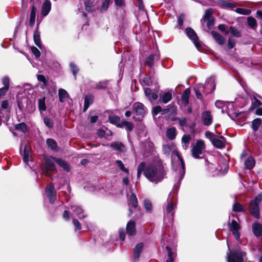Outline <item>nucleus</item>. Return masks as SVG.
I'll return each mask as SVG.
<instances>
[{"instance_id":"0eeeda50","label":"nucleus","mask_w":262,"mask_h":262,"mask_svg":"<svg viewBox=\"0 0 262 262\" xmlns=\"http://www.w3.org/2000/svg\"><path fill=\"white\" fill-rule=\"evenodd\" d=\"M213 10L210 8L205 11V14L203 18V22L207 21V26L209 28L213 24V18L212 17Z\"/></svg>"},{"instance_id":"f257e3e1","label":"nucleus","mask_w":262,"mask_h":262,"mask_svg":"<svg viewBox=\"0 0 262 262\" xmlns=\"http://www.w3.org/2000/svg\"><path fill=\"white\" fill-rule=\"evenodd\" d=\"M164 174L163 168L159 164L145 165L144 175L151 182L157 184L163 179Z\"/></svg>"},{"instance_id":"7ed1b4c3","label":"nucleus","mask_w":262,"mask_h":262,"mask_svg":"<svg viewBox=\"0 0 262 262\" xmlns=\"http://www.w3.org/2000/svg\"><path fill=\"white\" fill-rule=\"evenodd\" d=\"M228 248L229 247L228 246ZM226 259L228 262H246V253L238 250L231 251L229 249Z\"/></svg>"},{"instance_id":"dca6fc26","label":"nucleus","mask_w":262,"mask_h":262,"mask_svg":"<svg viewBox=\"0 0 262 262\" xmlns=\"http://www.w3.org/2000/svg\"><path fill=\"white\" fill-rule=\"evenodd\" d=\"M143 247V245L142 243H139L136 246L134 252V260L135 261L138 260L141 253L142 251Z\"/></svg>"},{"instance_id":"423d86ee","label":"nucleus","mask_w":262,"mask_h":262,"mask_svg":"<svg viewBox=\"0 0 262 262\" xmlns=\"http://www.w3.org/2000/svg\"><path fill=\"white\" fill-rule=\"evenodd\" d=\"M185 32L187 36L192 41L194 45L196 47H199L200 44L198 37L194 31L191 28H187L186 29Z\"/></svg>"},{"instance_id":"c85d7f7f","label":"nucleus","mask_w":262,"mask_h":262,"mask_svg":"<svg viewBox=\"0 0 262 262\" xmlns=\"http://www.w3.org/2000/svg\"><path fill=\"white\" fill-rule=\"evenodd\" d=\"M191 139L190 135H184L182 138V147L184 149H187L189 147V142Z\"/></svg>"},{"instance_id":"20e7f679","label":"nucleus","mask_w":262,"mask_h":262,"mask_svg":"<svg viewBox=\"0 0 262 262\" xmlns=\"http://www.w3.org/2000/svg\"><path fill=\"white\" fill-rule=\"evenodd\" d=\"M205 148V145L203 141L201 140H198L191 149L192 156L196 159L201 158Z\"/></svg>"},{"instance_id":"338daca9","label":"nucleus","mask_w":262,"mask_h":262,"mask_svg":"<svg viewBox=\"0 0 262 262\" xmlns=\"http://www.w3.org/2000/svg\"><path fill=\"white\" fill-rule=\"evenodd\" d=\"M171 151V147L169 145H165L163 146V151L165 154H169Z\"/></svg>"},{"instance_id":"4c0bfd02","label":"nucleus","mask_w":262,"mask_h":262,"mask_svg":"<svg viewBox=\"0 0 262 262\" xmlns=\"http://www.w3.org/2000/svg\"><path fill=\"white\" fill-rule=\"evenodd\" d=\"M38 108L40 112H44L46 110V106L45 104V98L38 99Z\"/></svg>"},{"instance_id":"79ce46f5","label":"nucleus","mask_w":262,"mask_h":262,"mask_svg":"<svg viewBox=\"0 0 262 262\" xmlns=\"http://www.w3.org/2000/svg\"><path fill=\"white\" fill-rule=\"evenodd\" d=\"M116 163L120 170H121L125 173H128V170L124 167L123 163L121 160L116 161Z\"/></svg>"},{"instance_id":"13d9d810","label":"nucleus","mask_w":262,"mask_h":262,"mask_svg":"<svg viewBox=\"0 0 262 262\" xmlns=\"http://www.w3.org/2000/svg\"><path fill=\"white\" fill-rule=\"evenodd\" d=\"M236 41L235 39L232 38H229L228 40V46L229 48L232 49L233 48L234 46L235 45Z\"/></svg>"},{"instance_id":"1a4fd4ad","label":"nucleus","mask_w":262,"mask_h":262,"mask_svg":"<svg viewBox=\"0 0 262 262\" xmlns=\"http://www.w3.org/2000/svg\"><path fill=\"white\" fill-rule=\"evenodd\" d=\"M133 108L137 116L143 117L146 112V107L140 102H136L133 105Z\"/></svg>"},{"instance_id":"864d4df0","label":"nucleus","mask_w":262,"mask_h":262,"mask_svg":"<svg viewBox=\"0 0 262 262\" xmlns=\"http://www.w3.org/2000/svg\"><path fill=\"white\" fill-rule=\"evenodd\" d=\"M29 151L27 147L26 146L24 151V161L26 163L29 162Z\"/></svg>"},{"instance_id":"6ab92c4d","label":"nucleus","mask_w":262,"mask_h":262,"mask_svg":"<svg viewBox=\"0 0 262 262\" xmlns=\"http://www.w3.org/2000/svg\"><path fill=\"white\" fill-rule=\"evenodd\" d=\"M206 87L207 89L210 90L209 92H212L215 90V84L214 77L211 76L207 79L206 82Z\"/></svg>"},{"instance_id":"4468645a","label":"nucleus","mask_w":262,"mask_h":262,"mask_svg":"<svg viewBox=\"0 0 262 262\" xmlns=\"http://www.w3.org/2000/svg\"><path fill=\"white\" fill-rule=\"evenodd\" d=\"M212 144L217 148H223L225 147V139L222 136H220L219 138L216 137L212 141Z\"/></svg>"},{"instance_id":"09e8293b","label":"nucleus","mask_w":262,"mask_h":262,"mask_svg":"<svg viewBox=\"0 0 262 262\" xmlns=\"http://www.w3.org/2000/svg\"><path fill=\"white\" fill-rule=\"evenodd\" d=\"M15 128L18 130H20L24 133L27 130V127L24 123H19L15 125Z\"/></svg>"},{"instance_id":"9d476101","label":"nucleus","mask_w":262,"mask_h":262,"mask_svg":"<svg viewBox=\"0 0 262 262\" xmlns=\"http://www.w3.org/2000/svg\"><path fill=\"white\" fill-rule=\"evenodd\" d=\"M46 192V195L49 199L50 202L53 203L56 196V192L54 189V186L51 184H49L47 187Z\"/></svg>"},{"instance_id":"5fc2aeb1","label":"nucleus","mask_w":262,"mask_h":262,"mask_svg":"<svg viewBox=\"0 0 262 262\" xmlns=\"http://www.w3.org/2000/svg\"><path fill=\"white\" fill-rule=\"evenodd\" d=\"M2 83L4 85V88H7V89L9 88V79L8 77L5 76L2 79Z\"/></svg>"},{"instance_id":"a19ab883","label":"nucleus","mask_w":262,"mask_h":262,"mask_svg":"<svg viewBox=\"0 0 262 262\" xmlns=\"http://www.w3.org/2000/svg\"><path fill=\"white\" fill-rule=\"evenodd\" d=\"M230 33H231V34L236 37H239L241 36V33L240 32L235 28L232 26H230L229 27V31Z\"/></svg>"},{"instance_id":"49530a36","label":"nucleus","mask_w":262,"mask_h":262,"mask_svg":"<svg viewBox=\"0 0 262 262\" xmlns=\"http://www.w3.org/2000/svg\"><path fill=\"white\" fill-rule=\"evenodd\" d=\"M248 23L249 26L252 28H255L257 25L255 19L252 17L248 18Z\"/></svg>"},{"instance_id":"37998d69","label":"nucleus","mask_w":262,"mask_h":262,"mask_svg":"<svg viewBox=\"0 0 262 262\" xmlns=\"http://www.w3.org/2000/svg\"><path fill=\"white\" fill-rule=\"evenodd\" d=\"M233 211L235 212H243L244 211V209L242 205L238 203H235L233 206Z\"/></svg>"},{"instance_id":"2f4dec72","label":"nucleus","mask_w":262,"mask_h":262,"mask_svg":"<svg viewBox=\"0 0 262 262\" xmlns=\"http://www.w3.org/2000/svg\"><path fill=\"white\" fill-rule=\"evenodd\" d=\"M172 99V93L168 92L160 95V99L164 103H167Z\"/></svg>"},{"instance_id":"8fccbe9b","label":"nucleus","mask_w":262,"mask_h":262,"mask_svg":"<svg viewBox=\"0 0 262 262\" xmlns=\"http://www.w3.org/2000/svg\"><path fill=\"white\" fill-rule=\"evenodd\" d=\"M43 122L45 125L49 128H51L53 126V121L49 118L45 117L43 119Z\"/></svg>"},{"instance_id":"4be33fe9","label":"nucleus","mask_w":262,"mask_h":262,"mask_svg":"<svg viewBox=\"0 0 262 262\" xmlns=\"http://www.w3.org/2000/svg\"><path fill=\"white\" fill-rule=\"evenodd\" d=\"M211 34L214 38V39L216 40V41L220 45H223L225 42V38L219 33L212 31Z\"/></svg>"},{"instance_id":"5701e85b","label":"nucleus","mask_w":262,"mask_h":262,"mask_svg":"<svg viewBox=\"0 0 262 262\" xmlns=\"http://www.w3.org/2000/svg\"><path fill=\"white\" fill-rule=\"evenodd\" d=\"M252 230L254 234L256 236H260L262 235V227L259 223H255L253 225Z\"/></svg>"},{"instance_id":"f3484780","label":"nucleus","mask_w":262,"mask_h":262,"mask_svg":"<svg viewBox=\"0 0 262 262\" xmlns=\"http://www.w3.org/2000/svg\"><path fill=\"white\" fill-rule=\"evenodd\" d=\"M126 232L129 235H134L136 233L135 223L132 221L128 222L126 225Z\"/></svg>"},{"instance_id":"774afa93","label":"nucleus","mask_w":262,"mask_h":262,"mask_svg":"<svg viewBox=\"0 0 262 262\" xmlns=\"http://www.w3.org/2000/svg\"><path fill=\"white\" fill-rule=\"evenodd\" d=\"M253 201L259 205L261 201H262V193L257 195Z\"/></svg>"},{"instance_id":"7c9ffc66","label":"nucleus","mask_w":262,"mask_h":262,"mask_svg":"<svg viewBox=\"0 0 262 262\" xmlns=\"http://www.w3.org/2000/svg\"><path fill=\"white\" fill-rule=\"evenodd\" d=\"M33 39L35 45L39 48H41V43L40 38V33L37 30H35L34 32Z\"/></svg>"},{"instance_id":"a878e982","label":"nucleus","mask_w":262,"mask_h":262,"mask_svg":"<svg viewBox=\"0 0 262 262\" xmlns=\"http://www.w3.org/2000/svg\"><path fill=\"white\" fill-rule=\"evenodd\" d=\"M177 130L175 127H172L166 130V136L170 140H173L177 135Z\"/></svg>"},{"instance_id":"c756f323","label":"nucleus","mask_w":262,"mask_h":262,"mask_svg":"<svg viewBox=\"0 0 262 262\" xmlns=\"http://www.w3.org/2000/svg\"><path fill=\"white\" fill-rule=\"evenodd\" d=\"M190 93V91L189 88H187L185 90L184 92H183L182 95V100L183 103V104L185 105H186L188 104L189 102V96Z\"/></svg>"},{"instance_id":"de8ad7c7","label":"nucleus","mask_w":262,"mask_h":262,"mask_svg":"<svg viewBox=\"0 0 262 262\" xmlns=\"http://www.w3.org/2000/svg\"><path fill=\"white\" fill-rule=\"evenodd\" d=\"M144 206L147 211L150 212L152 209V204L149 200H145L144 201Z\"/></svg>"},{"instance_id":"c03bdc74","label":"nucleus","mask_w":262,"mask_h":262,"mask_svg":"<svg viewBox=\"0 0 262 262\" xmlns=\"http://www.w3.org/2000/svg\"><path fill=\"white\" fill-rule=\"evenodd\" d=\"M108 119L111 123L116 124L119 122L120 117L115 115H111L108 117Z\"/></svg>"},{"instance_id":"bb28decb","label":"nucleus","mask_w":262,"mask_h":262,"mask_svg":"<svg viewBox=\"0 0 262 262\" xmlns=\"http://www.w3.org/2000/svg\"><path fill=\"white\" fill-rule=\"evenodd\" d=\"M60 167L63 168L66 171H69L70 169L67 163L61 159L54 158L53 159Z\"/></svg>"},{"instance_id":"6e6552de","label":"nucleus","mask_w":262,"mask_h":262,"mask_svg":"<svg viewBox=\"0 0 262 262\" xmlns=\"http://www.w3.org/2000/svg\"><path fill=\"white\" fill-rule=\"evenodd\" d=\"M54 158V157H53L45 158L46 170L44 171V173L47 176H49V173L48 171H53L55 169V166L54 164L55 161L53 159Z\"/></svg>"},{"instance_id":"b1692460","label":"nucleus","mask_w":262,"mask_h":262,"mask_svg":"<svg viewBox=\"0 0 262 262\" xmlns=\"http://www.w3.org/2000/svg\"><path fill=\"white\" fill-rule=\"evenodd\" d=\"M144 93L150 101L157 100L158 97V94L152 92L149 88L145 89Z\"/></svg>"},{"instance_id":"473e14b6","label":"nucleus","mask_w":262,"mask_h":262,"mask_svg":"<svg viewBox=\"0 0 262 262\" xmlns=\"http://www.w3.org/2000/svg\"><path fill=\"white\" fill-rule=\"evenodd\" d=\"M158 60L159 59V55H150L146 59V64L149 67H151L154 64V61L155 59Z\"/></svg>"},{"instance_id":"e433bc0d","label":"nucleus","mask_w":262,"mask_h":262,"mask_svg":"<svg viewBox=\"0 0 262 262\" xmlns=\"http://www.w3.org/2000/svg\"><path fill=\"white\" fill-rule=\"evenodd\" d=\"M219 5L222 8H229L232 9L235 7L233 4L225 1H221L219 3Z\"/></svg>"},{"instance_id":"72a5a7b5","label":"nucleus","mask_w":262,"mask_h":262,"mask_svg":"<svg viewBox=\"0 0 262 262\" xmlns=\"http://www.w3.org/2000/svg\"><path fill=\"white\" fill-rule=\"evenodd\" d=\"M59 100L61 102H64L68 97L69 95L67 91L62 89H60L58 91Z\"/></svg>"},{"instance_id":"f8f14e48","label":"nucleus","mask_w":262,"mask_h":262,"mask_svg":"<svg viewBox=\"0 0 262 262\" xmlns=\"http://www.w3.org/2000/svg\"><path fill=\"white\" fill-rule=\"evenodd\" d=\"M258 204L254 202L253 201L250 203L249 209L252 215L255 218L259 217V207Z\"/></svg>"},{"instance_id":"58836bf2","label":"nucleus","mask_w":262,"mask_h":262,"mask_svg":"<svg viewBox=\"0 0 262 262\" xmlns=\"http://www.w3.org/2000/svg\"><path fill=\"white\" fill-rule=\"evenodd\" d=\"M261 123V120L260 118L254 119L252 122V127L254 131H256Z\"/></svg>"},{"instance_id":"cd10ccee","label":"nucleus","mask_w":262,"mask_h":262,"mask_svg":"<svg viewBox=\"0 0 262 262\" xmlns=\"http://www.w3.org/2000/svg\"><path fill=\"white\" fill-rule=\"evenodd\" d=\"M94 97L92 95H86L84 98L83 112H85L90 105L93 103Z\"/></svg>"},{"instance_id":"f704fd0d","label":"nucleus","mask_w":262,"mask_h":262,"mask_svg":"<svg viewBox=\"0 0 262 262\" xmlns=\"http://www.w3.org/2000/svg\"><path fill=\"white\" fill-rule=\"evenodd\" d=\"M48 147L52 150H56L57 149V144L56 142L52 139H48L46 141Z\"/></svg>"},{"instance_id":"aec40b11","label":"nucleus","mask_w":262,"mask_h":262,"mask_svg":"<svg viewBox=\"0 0 262 262\" xmlns=\"http://www.w3.org/2000/svg\"><path fill=\"white\" fill-rule=\"evenodd\" d=\"M51 3L50 1L47 0L43 3L42 7L41 14L46 16L51 10Z\"/></svg>"},{"instance_id":"0e129e2a","label":"nucleus","mask_w":262,"mask_h":262,"mask_svg":"<svg viewBox=\"0 0 262 262\" xmlns=\"http://www.w3.org/2000/svg\"><path fill=\"white\" fill-rule=\"evenodd\" d=\"M184 15L183 14H180L178 17V25L180 28L182 27L183 24V20L184 19Z\"/></svg>"},{"instance_id":"f03ea898","label":"nucleus","mask_w":262,"mask_h":262,"mask_svg":"<svg viewBox=\"0 0 262 262\" xmlns=\"http://www.w3.org/2000/svg\"><path fill=\"white\" fill-rule=\"evenodd\" d=\"M172 155L177 156L178 158L177 161L173 165V168L177 172L178 177L177 183L180 184L185 173L184 162L177 150L172 151Z\"/></svg>"},{"instance_id":"2eb2a0df","label":"nucleus","mask_w":262,"mask_h":262,"mask_svg":"<svg viewBox=\"0 0 262 262\" xmlns=\"http://www.w3.org/2000/svg\"><path fill=\"white\" fill-rule=\"evenodd\" d=\"M110 147L115 150L120 152H124L126 150L125 145L121 142L119 141H115L110 144Z\"/></svg>"},{"instance_id":"a211bd4d","label":"nucleus","mask_w":262,"mask_h":262,"mask_svg":"<svg viewBox=\"0 0 262 262\" xmlns=\"http://www.w3.org/2000/svg\"><path fill=\"white\" fill-rule=\"evenodd\" d=\"M71 208L80 219H83L86 216L84 214L83 210L81 207L74 205L72 206Z\"/></svg>"},{"instance_id":"e2e57ef3","label":"nucleus","mask_w":262,"mask_h":262,"mask_svg":"<svg viewBox=\"0 0 262 262\" xmlns=\"http://www.w3.org/2000/svg\"><path fill=\"white\" fill-rule=\"evenodd\" d=\"M226 103L224 101H221V100H217L215 102V106L218 108H223L225 105Z\"/></svg>"},{"instance_id":"052dcab7","label":"nucleus","mask_w":262,"mask_h":262,"mask_svg":"<svg viewBox=\"0 0 262 262\" xmlns=\"http://www.w3.org/2000/svg\"><path fill=\"white\" fill-rule=\"evenodd\" d=\"M37 78L38 81L43 82V84L45 85H47V81L46 80V78H45V77L43 75H38L37 76Z\"/></svg>"},{"instance_id":"603ef678","label":"nucleus","mask_w":262,"mask_h":262,"mask_svg":"<svg viewBox=\"0 0 262 262\" xmlns=\"http://www.w3.org/2000/svg\"><path fill=\"white\" fill-rule=\"evenodd\" d=\"M205 137L210 140V141L212 142V141L216 137L213 133L207 131L205 133Z\"/></svg>"},{"instance_id":"c9c22d12","label":"nucleus","mask_w":262,"mask_h":262,"mask_svg":"<svg viewBox=\"0 0 262 262\" xmlns=\"http://www.w3.org/2000/svg\"><path fill=\"white\" fill-rule=\"evenodd\" d=\"M245 165L247 169H251L255 165V161L252 157H249L245 162Z\"/></svg>"},{"instance_id":"680f3d73","label":"nucleus","mask_w":262,"mask_h":262,"mask_svg":"<svg viewBox=\"0 0 262 262\" xmlns=\"http://www.w3.org/2000/svg\"><path fill=\"white\" fill-rule=\"evenodd\" d=\"M153 114L156 116L160 112L163 111L162 107L160 106H156L153 108Z\"/></svg>"},{"instance_id":"3c124183","label":"nucleus","mask_w":262,"mask_h":262,"mask_svg":"<svg viewBox=\"0 0 262 262\" xmlns=\"http://www.w3.org/2000/svg\"><path fill=\"white\" fill-rule=\"evenodd\" d=\"M166 249L168 252V259H167L166 262H173L174 259L172 256V253L171 249L168 246H166Z\"/></svg>"},{"instance_id":"6e6d98bb","label":"nucleus","mask_w":262,"mask_h":262,"mask_svg":"<svg viewBox=\"0 0 262 262\" xmlns=\"http://www.w3.org/2000/svg\"><path fill=\"white\" fill-rule=\"evenodd\" d=\"M71 70H72L73 74L76 78V75L78 72V69L77 66L74 63H71L70 64Z\"/></svg>"},{"instance_id":"bf43d9fd","label":"nucleus","mask_w":262,"mask_h":262,"mask_svg":"<svg viewBox=\"0 0 262 262\" xmlns=\"http://www.w3.org/2000/svg\"><path fill=\"white\" fill-rule=\"evenodd\" d=\"M73 225H74L75 227V230L76 231V230H80L81 228V225L79 223V222L76 220V219H73Z\"/></svg>"},{"instance_id":"4d7b16f0","label":"nucleus","mask_w":262,"mask_h":262,"mask_svg":"<svg viewBox=\"0 0 262 262\" xmlns=\"http://www.w3.org/2000/svg\"><path fill=\"white\" fill-rule=\"evenodd\" d=\"M106 81L100 82L96 85V89H105L106 88Z\"/></svg>"},{"instance_id":"412c9836","label":"nucleus","mask_w":262,"mask_h":262,"mask_svg":"<svg viewBox=\"0 0 262 262\" xmlns=\"http://www.w3.org/2000/svg\"><path fill=\"white\" fill-rule=\"evenodd\" d=\"M128 197V203L129 207H130V206H132V207L136 208L138 205V201L136 195L134 193H132Z\"/></svg>"},{"instance_id":"9b49d317","label":"nucleus","mask_w":262,"mask_h":262,"mask_svg":"<svg viewBox=\"0 0 262 262\" xmlns=\"http://www.w3.org/2000/svg\"><path fill=\"white\" fill-rule=\"evenodd\" d=\"M202 120L203 124L206 126H209L212 123L213 117L211 112L206 111L203 112L202 114Z\"/></svg>"},{"instance_id":"69168bd1","label":"nucleus","mask_w":262,"mask_h":262,"mask_svg":"<svg viewBox=\"0 0 262 262\" xmlns=\"http://www.w3.org/2000/svg\"><path fill=\"white\" fill-rule=\"evenodd\" d=\"M31 50L36 58L39 57L40 55V51L35 47L31 48Z\"/></svg>"},{"instance_id":"393cba45","label":"nucleus","mask_w":262,"mask_h":262,"mask_svg":"<svg viewBox=\"0 0 262 262\" xmlns=\"http://www.w3.org/2000/svg\"><path fill=\"white\" fill-rule=\"evenodd\" d=\"M36 8L35 6L32 5L31 7V13L30 15L29 24L31 26H33L35 24L36 17Z\"/></svg>"},{"instance_id":"a18cd8bd","label":"nucleus","mask_w":262,"mask_h":262,"mask_svg":"<svg viewBox=\"0 0 262 262\" xmlns=\"http://www.w3.org/2000/svg\"><path fill=\"white\" fill-rule=\"evenodd\" d=\"M235 11L239 14H244V15H249L251 13L250 10L243 9V8H237L235 10Z\"/></svg>"},{"instance_id":"39448f33","label":"nucleus","mask_w":262,"mask_h":262,"mask_svg":"<svg viewBox=\"0 0 262 262\" xmlns=\"http://www.w3.org/2000/svg\"><path fill=\"white\" fill-rule=\"evenodd\" d=\"M230 230L231 231L236 240L240 238V233L238 230L240 229L239 225L235 220H232L231 223L228 224Z\"/></svg>"},{"instance_id":"ddd939ff","label":"nucleus","mask_w":262,"mask_h":262,"mask_svg":"<svg viewBox=\"0 0 262 262\" xmlns=\"http://www.w3.org/2000/svg\"><path fill=\"white\" fill-rule=\"evenodd\" d=\"M176 208V205L174 203L168 201L167 203V207L166 208V216H165L164 217V221L166 220V217H168L169 216L171 218L172 220H173V210L174 208Z\"/></svg>"},{"instance_id":"ea45409f","label":"nucleus","mask_w":262,"mask_h":262,"mask_svg":"<svg viewBox=\"0 0 262 262\" xmlns=\"http://www.w3.org/2000/svg\"><path fill=\"white\" fill-rule=\"evenodd\" d=\"M145 169V164L144 162L141 163L137 169V178L139 179L141 177V173L143 172H144Z\"/></svg>"}]
</instances>
